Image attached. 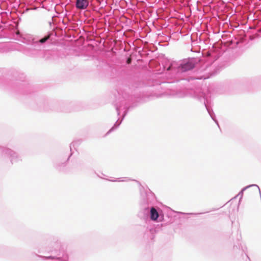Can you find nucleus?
I'll return each instance as SVG.
<instances>
[{"label": "nucleus", "instance_id": "f257e3e1", "mask_svg": "<svg viewBox=\"0 0 261 261\" xmlns=\"http://www.w3.org/2000/svg\"><path fill=\"white\" fill-rule=\"evenodd\" d=\"M196 62L193 60H189L187 62L181 64L178 67V69L181 72H186L193 69L195 66Z\"/></svg>", "mask_w": 261, "mask_h": 261}, {"label": "nucleus", "instance_id": "f03ea898", "mask_svg": "<svg viewBox=\"0 0 261 261\" xmlns=\"http://www.w3.org/2000/svg\"><path fill=\"white\" fill-rule=\"evenodd\" d=\"M76 5L77 8L85 9L88 7L89 2L87 0H76Z\"/></svg>", "mask_w": 261, "mask_h": 261}, {"label": "nucleus", "instance_id": "7ed1b4c3", "mask_svg": "<svg viewBox=\"0 0 261 261\" xmlns=\"http://www.w3.org/2000/svg\"><path fill=\"white\" fill-rule=\"evenodd\" d=\"M159 217V213L155 208L152 207L150 210V219L153 221H156Z\"/></svg>", "mask_w": 261, "mask_h": 261}, {"label": "nucleus", "instance_id": "20e7f679", "mask_svg": "<svg viewBox=\"0 0 261 261\" xmlns=\"http://www.w3.org/2000/svg\"><path fill=\"white\" fill-rule=\"evenodd\" d=\"M49 37H50V35H48V36L44 37L43 38L39 40V42L41 43H43L45 42H46L49 38Z\"/></svg>", "mask_w": 261, "mask_h": 261}, {"label": "nucleus", "instance_id": "39448f33", "mask_svg": "<svg viewBox=\"0 0 261 261\" xmlns=\"http://www.w3.org/2000/svg\"><path fill=\"white\" fill-rule=\"evenodd\" d=\"M131 58H129L127 60V64H130L131 63Z\"/></svg>", "mask_w": 261, "mask_h": 261}, {"label": "nucleus", "instance_id": "423d86ee", "mask_svg": "<svg viewBox=\"0 0 261 261\" xmlns=\"http://www.w3.org/2000/svg\"><path fill=\"white\" fill-rule=\"evenodd\" d=\"M170 68H171V67L170 66V67L168 68V69H167V70H169L170 69Z\"/></svg>", "mask_w": 261, "mask_h": 261}]
</instances>
